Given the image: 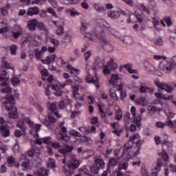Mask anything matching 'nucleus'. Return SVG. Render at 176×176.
<instances>
[{"instance_id": "f257e3e1", "label": "nucleus", "mask_w": 176, "mask_h": 176, "mask_svg": "<svg viewBox=\"0 0 176 176\" xmlns=\"http://www.w3.org/2000/svg\"><path fill=\"white\" fill-rule=\"evenodd\" d=\"M66 166L69 170H67L66 167H63V172L67 176H72L75 170L78 168L79 166H80V162H79V160L75 158H72L69 162H67Z\"/></svg>"}, {"instance_id": "f03ea898", "label": "nucleus", "mask_w": 176, "mask_h": 176, "mask_svg": "<svg viewBox=\"0 0 176 176\" xmlns=\"http://www.w3.org/2000/svg\"><path fill=\"white\" fill-rule=\"evenodd\" d=\"M173 68H174V66L173 63L170 62L164 61V62H161L160 63V69H161V71H164L165 74H171Z\"/></svg>"}, {"instance_id": "7ed1b4c3", "label": "nucleus", "mask_w": 176, "mask_h": 176, "mask_svg": "<svg viewBox=\"0 0 176 176\" xmlns=\"http://www.w3.org/2000/svg\"><path fill=\"white\" fill-rule=\"evenodd\" d=\"M154 85L160 89V90H165L166 93H171L174 89L173 86L166 83V82H160L159 81H155Z\"/></svg>"}, {"instance_id": "20e7f679", "label": "nucleus", "mask_w": 176, "mask_h": 176, "mask_svg": "<svg viewBox=\"0 0 176 176\" xmlns=\"http://www.w3.org/2000/svg\"><path fill=\"white\" fill-rule=\"evenodd\" d=\"M87 83H93V85H95L96 89L100 88V79L98 76H96L95 78L91 76V74L88 73L87 76L85 78Z\"/></svg>"}, {"instance_id": "39448f33", "label": "nucleus", "mask_w": 176, "mask_h": 176, "mask_svg": "<svg viewBox=\"0 0 176 176\" xmlns=\"http://www.w3.org/2000/svg\"><path fill=\"white\" fill-rule=\"evenodd\" d=\"M88 27H89V25L87 23L82 22L81 23L80 32L81 34H83L85 38H89V39H91V41H93V34L87 32Z\"/></svg>"}, {"instance_id": "423d86ee", "label": "nucleus", "mask_w": 176, "mask_h": 176, "mask_svg": "<svg viewBox=\"0 0 176 176\" xmlns=\"http://www.w3.org/2000/svg\"><path fill=\"white\" fill-rule=\"evenodd\" d=\"M92 36L98 38V39L102 43H104V45H107L108 43V39H107V36L105 35V33H104V31L98 33L95 32L92 34Z\"/></svg>"}, {"instance_id": "0eeeda50", "label": "nucleus", "mask_w": 176, "mask_h": 176, "mask_svg": "<svg viewBox=\"0 0 176 176\" xmlns=\"http://www.w3.org/2000/svg\"><path fill=\"white\" fill-rule=\"evenodd\" d=\"M131 113L133 116V122L136 124L137 127H140L142 126V124L141 123V116H138L135 117V107H132L131 108Z\"/></svg>"}, {"instance_id": "6e6552de", "label": "nucleus", "mask_w": 176, "mask_h": 176, "mask_svg": "<svg viewBox=\"0 0 176 176\" xmlns=\"http://www.w3.org/2000/svg\"><path fill=\"white\" fill-rule=\"evenodd\" d=\"M8 80H9V74H8V72H1L0 76V82H1L0 84L1 86H6L8 85Z\"/></svg>"}, {"instance_id": "1a4fd4ad", "label": "nucleus", "mask_w": 176, "mask_h": 176, "mask_svg": "<svg viewBox=\"0 0 176 176\" xmlns=\"http://www.w3.org/2000/svg\"><path fill=\"white\" fill-rule=\"evenodd\" d=\"M25 122H26V123H28V124L30 125V129H36L37 131H39V130H41V128L42 127V124H35L34 122H32L31 119H30V118L28 117L25 118Z\"/></svg>"}, {"instance_id": "9d476101", "label": "nucleus", "mask_w": 176, "mask_h": 176, "mask_svg": "<svg viewBox=\"0 0 176 176\" xmlns=\"http://www.w3.org/2000/svg\"><path fill=\"white\" fill-rule=\"evenodd\" d=\"M49 110L52 113H54L56 118H61V114L58 113V110L57 109V104L56 103H51L49 105Z\"/></svg>"}, {"instance_id": "9b49d317", "label": "nucleus", "mask_w": 176, "mask_h": 176, "mask_svg": "<svg viewBox=\"0 0 176 176\" xmlns=\"http://www.w3.org/2000/svg\"><path fill=\"white\" fill-rule=\"evenodd\" d=\"M4 107L7 111H10L11 112H15L17 111V108L14 106V103L6 101L3 103Z\"/></svg>"}, {"instance_id": "f8f14e48", "label": "nucleus", "mask_w": 176, "mask_h": 176, "mask_svg": "<svg viewBox=\"0 0 176 176\" xmlns=\"http://www.w3.org/2000/svg\"><path fill=\"white\" fill-rule=\"evenodd\" d=\"M73 89V96L74 98H76V100H80V101H83V96H80V94H79V87L78 86H72Z\"/></svg>"}, {"instance_id": "ddd939ff", "label": "nucleus", "mask_w": 176, "mask_h": 176, "mask_svg": "<svg viewBox=\"0 0 176 176\" xmlns=\"http://www.w3.org/2000/svg\"><path fill=\"white\" fill-rule=\"evenodd\" d=\"M108 16L110 19H119L120 17V11L119 10H109L107 12Z\"/></svg>"}, {"instance_id": "4468645a", "label": "nucleus", "mask_w": 176, "mask_h": 176, "mask_svg": "<svg viewBox=\"0 0 176 176\" xmlns=\"http://www.w3.org/2000/svg\"><path fill=\"white\" fill-rule=\"evenodd\" d=\"M27 16H34L36 14H39V8L38 7H31L28 8L27 12Z\"/></svg>"}, {"instance_id": "2eb2a0df", "label": "nucleus", "mask_w": 176, "mask_h": 176, "mask_svg": "<svg viewBox=\"0 0 176 176\" xmlns=\"http://www.w3.org/2000/svg\"><path fill=\"white\" fill-rule=\"evenodd\" d=\"M56 54H52L50 56H47L45 59H42L41 61L43 64H47L48 65L54 63V61L56 60Z\"/></svg>"}, {"instance_id": "dca6fc26", "label": "nucleus", "mask_w": 176, "mask_h": 176, "mask_svg": "<svg viewBox=\"0 0 176 176\" xmlns=\"http://www.w3.org/2000/svg\"><path fill=\"white\" fill-rule=\"evenodd\" d=\"M38 20L32 19L28 22V28L30 31H35L36 30V24Z\"/></svg>"}, {"instance_id": "f3484780", "label": "nucleus", "mask_w": 176, "mask_h": 176, "mask_svg": "<svg viewBox=\"0 0 176 176\" xmlns=\"http://www.w3.org/2000/svg\"><path fill=\"white\" fill-rule=\"evenodd\" d=\"M119 82V74H112L111 78L109 80V85L111 86H118Z\"/></svg>"}, {"instance_id": "a211bd4d", "label": "nucleus", "mask_w": 176, "mask_h": 176, "mask_svg": "<svg viewBox=\"0 0 176 176\" xmlns=\"http://www.w3.org/2000/svg\"><path fill=\"white\" fill-rule=\"evenodd\" d=\"M0 131L1 133L2 137L6 138L10 135V131L6 126L1 125L0 126Z\"/></svg>"}, {"instance_id": "6ab92c4d", "label": "nucleus", "mask_w": 176, "mask_h": 176, "mask_svg": "<svg viewBox=\"0 0 176 176\" xmlns=\"http://www.w3.org/2000/svg\"><path fill=\"white\" fill-rule=\"evenodd\" d=\"M97 164L100 168H102L105 164L104 160H102V157L101 155L95 157V164Z\"/></svg>"}, {"instance_id": "aec40b11", "label": "nucleus", "mask_w": 176, "mask_h": 176, "mask_svg": "<svg viewBox=\"0 0 176 176\" xmlns=\"http://www.w3.org/2000/svg\"><path fill=\"white\" fill-rule=\"evenodd\" d=\"M119 164V160L114 158V157H110L109 159L108 162V168H111V167H115V166H118Z\"/></svg>"}, {"instance_id": "412c9836", "label": "nucleus", "mask_w": 176, "mask_h": 176, "mask_svg": "<svg viewBox=\"0 0 176 176\" xmlns=\"http://www.w3.org/2000/svg\"><path fill=\"white\" fill-rule=\"evenodd\" d=\"M144 69L147 71V72H149V74H151V72H154V71H156V68L153 65L149 63H144Z\"/></svg>"}, {"instance_id": "4be33fe9", "label": "nucleus", "mask_w": 176, "mask_h": 176, "mask_svg": "<svg viewBox=\"0 0 176 176\" xmlns=\"http://www.w3.org/2000/svg\"><path fill=\"white\" fill-rule=\"evenodd\" d=\"M138 105H142V107H146L148 105V100L145 97H141L136 100Z\"/></svg>"}, {"instance_id": "5701e85b", "label": "nucleus", "mask_w": 176, "mask_h": 176, "mask_svg": "<svg viewBox=\"0 0 176 176\" xmlns=\"http://www.w3.org/2000/svg\"><path fill=\"white\" fill-rule=\"evenodd\" d=\"M162 164H163V161L162 160V159H158L156 166L154 168L155 174H157V173L160 171Z\"/></svg>"}, {"instance_id": "b1692460", "label": "nucleus", "mask_w": 176, "mask_h": 176, "mask_svg": "<svg viewBox=\"0 0 176 176\" xmlns=\"http://www.w3.org/2000/svg\"><path fill=\"white\" fill-rule=\"evenodd\" d=\"M21 167L24 170H28L30 168V159H28V157H25V160L21 164Z\"/></svg>"}, {"instance_id": "393cba45", "label": "nucleus", "mask_w": 176, "mask_h": 176, "mask_svg": "<svg viewBox=\"0 0 176 176\" xmlns=\"http://www.w3.org/2000/svg\"><path fill=\"white\" fill-rule=\"evenodd\" d=\"M94 9H95L98 13H102V12H105V7L98 3L94 4Z\"/></svg>"}, {"instance_id": "a878e982", "label": "nucleus", "mask_w": 176, "mask_h": 176, "mask_svg": "<svg viewBox=\"0 0 176 176\" xmlns=\"http://www.w3.org/2000/svg\"><path fill=\"white\" fill-rule=\"evenodd\" d=\"M98 25L100 26V28H102V30H105V28H108V23L107 21L104 19H100L98 22Z\"/></svg>"}, {"instance_id": "bb28decb", "label": "nucleus", "mask_w": 176, "mask_h": 176, "mask_svg": "<svg viewBox=\"0 0 176 176\" xmlns=\"http://www.w3.org/2000/svg\"><path fill=\"white\" fill-rule=\"evenodd\" d=\"M140 93H153V91H155V89L145 86H140Z\"/></svg>"}, {"instance_id": "cd10ccee", "label": "nucleus", "mask_w": 176, "mask_h": 176, "mask_svg": "<svg viewBox=\"0 0 176 176\" xmlns=\"http://www.w3.org/2000/svg\"><path fill=\"white\" fill-rule=\"evenodd\" d=\"M17 126L19 127V129H21L23 133H25L27 127L25 126V122H24V120L19 121Z\"/></svg>"}, {"instance_id": "c85d7f7f", "label": "nucleus", "mask_w": 176, "mask_h": 176, "mask_svg": "<svg viewBox=\"0 0 176 176\" xmlns=\"http://www.w3.org/2000/svg\"><path fill=\"white\" fill-rule=\"evenodd\" d=\"M19 50V47L16 45L12 44L10 46V52L12 56H16L17 54V50Z\"/></svg>"}, {"instance_id": "c756f323", "label": "nucleus", "mask_w": 176, "mask_h": 176, "mask_svg": "<svg viewBox=\"0 0 176 176\" xmlns=\"http://www.w3.org/2000/svg\"><path fill=\"white\" fill-rule=\"evenodd\" d=\"M9 9H10V4H7L6 6L3 7L0 9L1 14L3 16H6L9 12Z\"/></svg>"}, {"instance_id": "7c9ffc66", "label": "nucleus", "mask_w": 176, "mask_h": 176, "mask_svg": "<svg viewBox=\"0 0 176 176\" xmlns=\"http://www.w3.org/2000/svg\"><path fill=\"white\" fill-rule=\"evenodd\" d=\"M36 28L41 31H47V28L43 22H38L37 21Z\"/></svg>"}, {"instance_id": "2f4dec72", "label": "nucleus", "mask_w": 176, "mask_h": 176, "mask_svg": "<svg viewBox=\"0 0 176 176\" xmlns=\"http://www.w3.org/2000/svg\"><path fill=\"white\" fill-rule=\"evenodd\" d=\"M36 175H37V176H47V175H49V170H47L45 168H41V171L36 172Z\"/></svg>"}, {"instance_id": "473e14b6", "label": "nucleus", "mask_w": 176, "mask_h": 176, "mask_svg": "<svg viewBox=\"0 0 176 176\" xmlns=\"http://www.w3.org/2000/svg\"><path fill=\"white\" fill-rule=\"evenodd\" d=\"M109 94H110V97L115 101H118V100H119V97L116 94V90L111 89L109 90Z\"/></svg>"}, {"instance_id": "72a5a7b5", "label": "nucleus", "mask_w": 176, "mask_h": 176, "mask_svg": "<svg viewBox=\"0 0 176 176\" xmlns=\"http://www.w3.org/2000/svg\"><path fill=\"white\" fill-rule=\"evenodd\" d=\"M90 170L93 174H98V171H100V167L97 164H94L90 167Z\"/></svg>"}, {"instance_id": "f704fd0d", "label": "nucleus", "mask_w": 176, "mask_h": 176, "mask_svg": "<svg viewBox=\"0 0 176 176\" xmlns=\"http://www.w3.org/2000/svg\"><path fill=\"white\" fill-rule=\"evenodd\" d=\"M113 58H111L110 61L107 63V66L111 69H116L118 68V63L113 62Z\"/></svg>"}, {"instance_id": "c9c22d12", "label": "nucleus", "mask_w": 176, "mask_h": 176, "mask_svg": "<svg viewBox=\"0 0 176 176\" xmlns=\"http://www.w3.org/2000/svg\"><path fill=\"white\" fill-rule=\"evenodd\" d=\"M147 111H148L149 113H151V115H153V113H155V111L160 112V111H162V109L160 108H156L155 107L148 106L147 108Z\"/></svg>"}, {"instance_id": "e433bc0d", "label": "nucleus", "mask_w": 176, "mask_h": 176, "mask_svg": "<svg viewBox=\"0 0 176 176\" xmlns=\"http://www.w3.org/2000/svg\"><path fill=\"white\" fill-rule=\"evenodd\" d=\"M43 54L41 52V50L36 48L34 50V56L37 60H41L42 58V55Z\"/></svg>"}, {"instance_id": "4c0bfd02", "label": "nucleus", "mask_w": 176, "mask_h": 176, "mask_svg": "<svg viewBox=\"0 0 176 176\" xmlns=\"http://www.w3.org/2000/svg\"><path fill=\"white\" fill-rule=\"evenodd\" d=\"M47 167H50V168H56V161L52 158H50L47 163Z\"/></svg>"}, {"instance_id": "58836bf2", "label": "nucleus", "mask_w": 176, "mask_h": 176, "mask_svg": "<svg viewBox=\"0 0 176 176\" xmlns=\"http://www.w3.org/2000/svg\"><path fill=\"white\" fill-rule=\"evenodd\" d=\"M124 67L127 69L129 74H137V70L131 68V65L126 64L124 65Z\"/></svg>"}, {"instance_id": "ea45409f", "label": "nucleus", "mask_w": 176, "mask_h": 176, "mask_svg": "<svg viewBox=\"0 0 176 176\" xmlns=\"http://www.w3.org/2000/svg\"><path fill=\"white\" fill-rule=\"evenodd\" d=\"M56 34L59 36H63V35H64V34H65V30H64V27L63 26H60L57 30H56Z\"/></svg>"}, {"instance_id": "a19ab883", "label": "nucleus", "mask_w": 176, "mask_h": 176, "mask_svg": "<svg viewBox=\"0 0 176 176\" xmlns=\"http://www.w3.org/2000/svg\"><path fill=\"white\" fill-rule=\"evenodd\" d=\"M51 88L52 90H55V91H56L55 93V94H56V96H62L63 92H61V91H58V86L57 85H52Z\"/></svg>"}, {"instance_id": "79ce46f5", "label": "nucleus", "mask_w": 176, "mask_h": 176, "mask_svg": "<svg viewBox=\"0 0 176 176\" xmlns=\"http://www.w3.org/2000/svg\"><path fill=\"white\" fill-rule=\"evenodd\" d=\"M70 135H72L73 137H78V138H80L82 137V135L79 131H76L75 130H71L69 131Z\"/></svg>"}, {"instance_id": "37998d69", "label": "nucleus", "mask_w": 176, "mask_h": 176, "mask_svg": "<svg viewBox=\"0 0 176 176\" xmlns=\"http://www.w3.org/2000/svg\"><path fill=\"white\" fill-rule=\"evenodd\" d=\"M67 69H69L70 71H72V74H74V72H76V74H80V70L79 69H76L71 65H67Z\"/></svg>"}, {"instance_id": "c03bdc74", "label": "nucleus", "mask_w": 176, "mask_h": 176, "mask_svg": "<svg viewBox=\"0 0 176 176\" xmlns=\"http://www.w3.org/2000/svg\"><path fill=\"white\" fill-rule=\"evenodd\" d=\"M123 116L122 115V110L118 109L116 112V120H121Z\"/></svg>"}, {"instance_id": "a18cd8bd", "label": "nucleus", "mask_w": 176, "mask_h": 176, "mask_svg": "<svg viewBox=\"0 0 176 176\" xmlns=\"http://www.w3.org/2000/svg\"><path fill=\"white\" fill-rule=\"evenodd\" d=\"M140 10H142L144 13H146L147 14H149V8L148 7L145 6L144 4H140Z\"/></svg>"}, {"instance_id": "49530a36", "label": "nucleus", "mask_w": 176, "mask_h": 176, "mask_svg": "<svg viewBox=\"0 0 176 176\" xmlns=\"http://www.w3.org/2000/svg\"><path fill=\"white\" fill-rule=\"evenodd\" d=\"M164 21L167 24L168 27H171V25H173V22H171V18H170V16H164Z\"/></svg>"}, {"instance_id": "de8ad7c7", "label": "nucleus", "mask_w": 176, "mask_h": 176, "mask_svg": "<svg viewBox=\"0 0 176 176\" xmlns=\"http://www.w3.org/2000/svg\"><path fill=\"white\" fill-rule=\"evenodd\" d=\"M162 159H164V160L165 162H168V159H169L168 154L167 153L166 150H164V149L162 150Z\"/></svg>"}, {"instance_id": "09e8293b", "label": "nucleus", "mask_w": 176, "mask_h": 176, "mask_svg": "<svg viewBox=\"0 0 176 176\" xmlns=\"http://www.w3.org/2000/svg\"><path fill=\"white\" fill-rule=\"evenodd\" d=\"M39 131H38L36 129H32V130L30 131V134L34 137V138H39V135H38V133Z\"/></svg>"}, {"instance_id": "8fccbe9b", "label": "nucleus", "mask_w": 176, "mask_h": 176, "mask_svg": "<svg viewBox=\"0 0 176 176\" xmlns=\"http://www.w3.org/2000/svg\"><path fill=\"white\" fill-rule=\"evenodd\" d=\"M11 82L13 86H17V85L20 84V79L17 77H14L11 80Z\"/></svg>"}, {"instance_id": "3c124183", "label": "nucleus", "mask_w": 176, "mask_h": 176, "mask_svg": "<svg viewBox=\"0 0 176 176\" xmlns=\"http://www.w3.org/2000/svg\"><path fill=\"white\" fill-rule=\"evenodd\" d=\"M38 119H39L40 122H41V123H43V124H45L46 123V122H47V119L46 118V116H45L43 114H41L38 116Z\"/></svg>"}, {"instance_id": "603ef678", "label": "nucleus", "mask_w": 176, "mask_h": 176, "mask_svg": "<svg viewBox=\"0 0 176 176\" xmlns=\"http://www.w3.org/2000/svg\"><path fill=\"white\" fill-rule=\"evenodd\" d=\"M67 5H78L82 0H66Z\"/></svg>"}, {"instance_id": "864d4df0", "label": "nucleus", "mask_w": 176, "mask_h": 176, "mask_svg": "<svg viewBox=\"0 0 176 176\" xmlns=\"http://www.w3.org/2000/svg\"><path fill=\"white\" fill-rule=\"evenodd\" d=\"M65 156H67L68 153H70V152H72V151H74V146H70L67 145L65 148Z\"/></svg>"}, {"instance_id": "5fc2aeb1", "label": "nucleus", "mask_w": 176, "mask_h": 176, "mask_svg": "<svg viewBox=\"0 0 176 176\" xmlns=\"http://www.w3.org/2000/svg\"><path fill=\"white\" fill-rule=\"evenodd\" d=\"M129 167V163L127 162H124L123 164H120L118 167V170H127Z\"/></svg>"}, {"instance_id": "6e6d98bb", "label": "nucleus", "mask_w": 176, "mask_h": 176, "mask_svg": "<svg viewBox=\"0 0 176 176\" xmlns=\"http://www.w3.org/2000/svg\"><path fill=\"white\" fill-rule=\"evenodd\" d=\"M56 138L58 140H60V141H65V138H67V137H65L64 134H63L61 132H59L56 135Z\"/></svg>"}, {"instance_id": "4d7b16f0", "label": "nucleus", "mask_w": 176, "mask_h": 176, "mask_svg": "<svg viewBox=\"0 0 176 176\" xmlns=\"http://www.w3.org/2000/svg\"><path fill=\"white\" fill-rule=\"evenodd\" d=\"M50 41L51 42V43H53L54 46H58V45H60V41H58V40L56 38L50 37Z\"/></svg>"}, {"instance_id": "13d9d810", "label": "nucleus", "mask_w": 176, "mask_h": 176, "mask_svg": "<svg viewBox=\"0 0 176 176\" xmlns=\"http://www.w3.org/2000/svg\"><path fill=\"white\" fill-rule=\"evenodd\" d=\"M136 146L138 148V150L134 153L135 156H137V155H140V150L141 146V142L138 141L136 142Z\"/></svg>"}, {"instance_id": "bf43d9fd", "label": "nucleus", "mask_w": 176, "mask_h": 176, "mask_svg": "<svg viewBox=\"0 0 176 176\" xmlns=\"http://www.w3.org/2000/svg\"><path fill=\"white\" fill-rule=\"evenodd\" d=\"M42 141L44 144H52V138L46 137L42 138Z\"/></svg>"}, {"instance_id": "052dcab7", "label": "nucleus", "mask_w": 176, "mask_h": 176, "mask_svg": "<svg viewBox=\"0 0 176 176\" xmlns=\"http://www.w3.org/2000/svg\"><path fill=\"white\" fill-rule=\"evenodd\" d=\"M87 133H96V126H89L87 129Z\"/></svg>"}, {"instance_id": "680f3d73", "label": "nucleus", "mask_w": 176, "mask_h": 176, "mask_svg": "<svg viewBox=\"0 0 176 176\" xmlns=\"http://www.w3.org/2000/svg\"><path fill=\"white\" fill-rule=\"evenodd\" d=\"M69 36H71L69 33H67L65 36H64L62 38V43H67V41H69Z\"/></svg>"}, {"instance_id": "e2e57ef3", "label": "nucleus", "mask_w": 176, "mask_h": 176, "mask_svg": "<svg viewBox=\"0 0 176 176\" xmlns=\"http://www.w3.org/2000/svg\"><path fill=\"white\" fill-rule=\"evenodd\" d=\"M14 157L13 156L8 157V164L13 166L14 164Z\"/></svg>"}, {"instance_id": "0e129e2a", "label": "nucleus", "mask_w": 176, "mask_h": 176, "mask_svg": "<svg viewBox=\"0 0 176 176\" xmlns=\"http://www.w3.org/2000/svg\"><path fill=\"white\" fill-rule=\"evenodd\" d=\"M32 149L33 150L34 155H39L41 153V150L38 148L37 146H34Z\"/></svg>"}, {"instance_id": "69168bd1", "label": "nucleus", "mask_w": 176, "mask_h": 176, "mask_svg": "<svg viewBox=\"0 0 176 176\" xmlns=\"http://www.w3.org/2000/svg\"><path fill=\"white\" fill-rule=\"evenodd\" d=\"M2 93H12V88L7 87L1 89Z\"/></svg>"}, {"instance_id": "338daca9", "label": "nucleus", "mask_w": 176, "mask_h": 176, "mask_svg": "<svg viewBox=\"0 0 176 176\" xmlns=\"http://www.w3.org/2000/svg\"><path fill=\"white\" fill-rule=\"evenodd\" d=\"M81 6L84 9H89V3H87V0H84L83 2L81 3Z\"/></svg>"}, {"instance_id": "774afa93", "label": "nucleus", "mask_w": 176, "mask_h": 176, "mask_svg": "<svg viewBox=\"0 0 176 176\" xmlns=\"http://www.w3.org/2000/svg\"><path fill=\"white\" fill-rule=\"evenodd\" d=\"M169 168H170V170L172 173H176V165H175L173 164H170Z\"/></svg>"}]
</instances>
